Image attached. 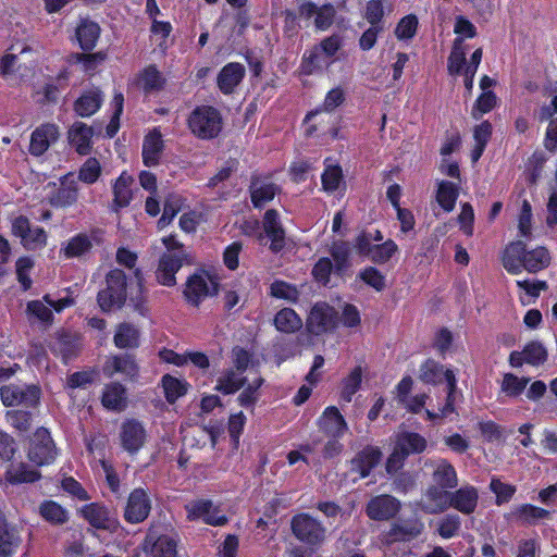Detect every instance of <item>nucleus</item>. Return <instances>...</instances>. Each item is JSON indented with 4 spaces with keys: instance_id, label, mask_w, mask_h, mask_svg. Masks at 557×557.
I'll use <instances>...</instances> for the list:
<instances>
[{
    "instance_id": "4d7b16f0",
    "label": "nucleus",
    "mask_w": 557,
    "mask_h": 557,
    "mask_svg": "<svg viewBox=\"0 0 557 557\" xmlns=\"http://www.w3.org/2000/svg\"><path fill=\"white\" fill-rule=\"evenodd\" d=\"M528 377H519L512 373H506L503 377L500 389L509 397H518L529 384Z\"/></svg>"
},
{
    "instance_id": "393cba45",
    "label": "nucleus",
    "mask_w": 557,
    "mask_h": 557,
    "mask_svg": "<svg viewBox=\"0 0 557 557\" xmlns=\"http://www.w3.org/2000/svg\"><path fill=\"white\" fill-rule=\"evenodd\" d=\"M94 129L83 122H75L67 132L70 145L79 154H88L92 147Z\"/></svg>"
},
{
    "instance_id": "72a5a7b5",
    "label": "nucleus",
    "mask_w": 557,
    "mask_h": 557,
    "mask_svg": "<svg viewBox=\"0 0 557 557\" xmlns=\"http://www.w3.org/2000/svg\"><path fill=\"white\" fill-rule=\"evenodd\" d=\"M134 183L133 177L126 173L122 172L117 177L113 185V207L114 210H119L120 208L127 207L133 199L132 185Z\"/></svg>"
},
{
    "instance_id": "20e7f679",
    "label": "nucleus",
    "mask_w": 557,
    "mask_h": 557,
    "mask_svg": "<svg viewBox=\"0 0 557 557\" xmlns=\"http://www.w3.org/2000/svg\"><path fill=\"white\" fill-rule=\"evenodd\" d=\"M189 128L196 136L209 139L219 135L222 129V117L212 107H199L188 120Z\"/></svg>"
},
{
    "instance_id": "4be33fe9",
    "label": "nucleus",
    "mask_w": 557,
    "mask_h": 557,
    "mask_svg": "<svg viewBox=\"0 0 557 557\" xmlns=\"http://www.w3.org/2000/svg\"><path fill=\"white\" fill-rule=\"evenodd\" d=\"M59 127L54 124H44L37 127L30 136L29 152L33 156L44 154L51 144L59 138Z\"/></svg>"
},
{
    "instance_id": "9b49d317",
    "label": "nucleus",
    "mask_w": 557,
    "mask_h": 557,
    "mask_svg": "<svg viewBox=\"0 0 557 557\" xmlns=\"http://www.w3.org/2000/svg\"><path fill=\"white\" fill-rule=\"evenodd\" d=\"M337 323L336 310L326 302H318L310 310L306 327L309 333L321 335L334 330Z\"/></svg>"
},
{
    "instance_id": "aec40b11",
    "label": "nucleus",
    "mask_w": 557,
    "mask_h": 557,
    "mask_svg": "<svg viewBox=\"0 0 557 557\" xmlns=\"http://www.w3.org/2000/svg\"><path fill=\"white\" fill-rule=\"evenodd\" d=\"M447 392L444 404L438 405L437 410H425L426 419L430 421L450 419L456 412V389L457 381L455 373L449 371L446 373Z\"/></svg>"
},
{
    "instance_id": "3c124183",
    "label": "nucleus",
    "mask_w": 557,
    "mask_h": 557,
    "mask_svg": "<svg viewBox=\"0 0 557 557\" xmlns=\"http://www.w3.org/2000/svg\"><path fill=\"white\" fill-rule=\"evenodd\" d=\"M40 516L52 524H63L69 520V512L54 500H45L39 506Z\"/></svg>"
},
{
    "instance_id": "c756f323",
    "label": "nucleus",
    "mask_w": 557,
    "mask_h": 557,
    "mask_svg": "<svg viewBox=\"0 0 557 557\" xmlns=\"http://www.w3.org/2000/svg\"><path fill=\"white\" fill-rule=\"evenodd\" d=\"M381 457L382 454L379 448L368 446L351 460V471L358 473L360 478H366L380 462Z\"/></svg>"
},
{
    "instance_id": "49530a36",
    "label": "nucleus",
    "mask_w": 557,
    "mask_h": 557,
    "mask_svg": "<svg viewBox=\"0 0 557 557\" xmlns=\"http://www.w3.org/2000/svg\"><path fill=\"white\" fill-rule=\"evenodd\" d=\"M491 136L492 124L487 121H483L473 128L474 147L471 150V160L473 163L478 162L481 158Z\"/></svg>"
},
{
    "instance_id": "8fccbe9b",
    "label": "nucleus",
    "mask_w": 557,
    "mask_h": 557,
    "mask_svg": "<svg viewBox=\"0 0 557 557\" xmlns=\"http://www.w3.org/2000/svg\"><path fill=\"white\" fill-rule=\"evenodd\" d=\"M517 286L519 287L520 301L522 305L528 306L535 301V299L540 296L541 292L546 290L548 285L545 281L533 280V281H517Z\"/></svg>"
},
{
    "instance_id": "ddd939ff",
    "label": "nucleus",
    "mask_w": 557,
    "mask_h": 557,
    "mask_svg": "<svg viewBox=\"0 0 557 557\" xmlns=\"http://www.w3.org/2000/svg\"><path fill=\"white\" fill-rule=\"evenodd\" d=\"M185 509L190 521L201 520L210 525H224L227 522L226 516L209 499L189 502Z\"/></svg>"
},
{
    "instance_id": "f3484780",
    "label": "nucleus",
    "mask_w": 557,
    "mask_h": 557,
    "mask_svg": "<svg viewBox=\"0 0 557 557\" xmlns=\"http://www.w3.org/2000/svg\"><path fill=\"white\" fill-rule=\"evenodd\" d=\"M151 500L144 488L134 490L128 498L124 510V518L131 523L144 521L150 512Z\"/></svg>"
},
{
    "instance_id": "2eb2a0df",
    "label": "nucleus",
    "mask_w": 557,
    "mask_h": 557,
    "mask_svg": "<svg viewBox=\"0 0 557 557\" xmlns=\"http://www.w3.org/2000/svg\"><path fill=\"white\" fill-rule=\"evenodd\" d=\"M57 453L50 433L46 429H38L28 451V458L37 466L49 465L55 459Z\"/></svg>"
},
{
    "instance_id": "7ed1b4c3",
    "label": "nucleus",
    "mask_w": 557,
    "mask_h": 557,
    "mask_svg": "<svg viewBox=\"0 0 557 557\" xmlns=\"http://www.w3.org/2000/svg\"><path fill=\"white\" fill-rule=\"evenodd\" d=\"M107 287L98 293V304L102 311L121 308L127 298L125 273L120 269L111 270L106 276Z\"/></svg>"
},
{
    "instance_id": "6ab92c4d",
    "label": "nucleus",
    "mask_w": 557,
    "mask_h": 557,
    "mask_svg": "<svg viewBox=\"0 0 557 557\" xmlns=\"http://www.w3.org/2000/svg\"><path fill=\"white\" fill-rule=\"evenodd\" d=\"M335 10L330 4L317 7L312 2H304L299 7V17L304 21L314 18V26L320 30L327 29L334 20Z\"/></svg>"
},
{
    "instance_id": "c85d7f7f",
    "label": "nucleus",
    "mask_w": 557,
    "mask_h": 557,
    "mask_svg": "<svg viewBox=\"0 0 557 557\" xmlns=\"http://www.w3.org/2000/svg\"><path fill=\"white\" fill-rule=\"evenodd\" d=\"M451 493L441 486H431L422 498V509L429 513H438L450 507Z\"/></svg>"
},
{
    "instance_id": "e2e57ef3",
    "label": "nucleus",
    "mask_w": 557,
    "mask_h": 557,
    "mask_svg": "<svg viewBox=\"0 0 557 557\" xmlns=\"http://www.w3.org/2000/svg\"><path fill=\"white\" fill-rule=\"evenodd\" d=\"M533 228L532 207L528 200L522 201L520 212L518 214V232L523 238H531Z\"/></svg>"
},
{
    "instance_id": "0eeeda50",
    "label": "nucleus",
    "mask_w": 557,
    "mask_h": 557,
    "mask_svg": "<svg viewBox=\"0 0 557 557\" xmlns=\"http://www.w3.org/2000/svg\"><path fill=\"white\" fill-rule=\"evenodd\" d=\"M292 530L299 541L312 546L321 545L326 536V530L321 522L308 513L295 516L292 520Z\"/></svg>"
},
{
    "instance_id": "13d9d810",
    "label": "nucleus",
    "mask_w": 557,
    "mask_h": 557,
    "mask_svg": "<svg viewBox=\"0 0 557 557\" xmlns=\"http://www.w3.org/2000/svg\"><path fill=\"white\" fill-rule=\"evenodd\" d=\"M91 248V242L87 235L78 234L72 237L62 248L67 258H75L84 255Z\"/></svg>"
},
{
    "instance_id": "f704fd0d",
    "label": "nucleus",
    "mask_w": 557,
    "mask_h": 557,
    "mask_svg": "<svg viewBox=\"0 0 557 557\" xmlns=\"http://www.w3.org/2000/svg\"><path fill=\"white\" fill-rule=\"evenodd\" d=\"M177 541L170 535H162L154 540L149 535L145 548L150 550L152 557H176Z\"/></svg>"
},
{
    "instance_id": "79ce46f5",
    "label": "nucleus",
    "mask_w": 557,
    "mask_h": 557,
    "mask_svg": "<svg viewBox=\"0 0 557 557\" xmlns=\"http://www.w3.org/2000/svg\"><path fill=\"white\" fill-rule=\"evenodd\" d=\"M163 77L156 66H147L132 82L133 85L143 89L145 92H151L162 87Z\"/></svg>"
},
{
    "instance_id": "f257e3e1",
    "label": "nucleus",
    "mask_w": 557,
    "mask_h": 557,
    "mask_svg": "<svg viewBox=\"0 0 557 557\" xmlns=\"http://www.w3.org/2000/svg\"><path fill=\"white\" fill-rule=\"evenodd\" d=\"M550 259V253L545 247L539 246L527 250L521 240L508 244L502 257L504 268L513 275L522 273L523 270L537 273L549 265Z\"/></svg>"
},
{
    "instance_id": "09e8293b",
    "label": "nucleus",
    "mask_w": 557,
    "mask_h": 557,
    "mask_svg": "<svg viewBox=\"0 0 557 557\" xmlns=\"http://www.w3.org/2000/svg\"><path fill=\"white\" fill-rule=\"evenodd\" d=\"M451 371L450 369H444L442 364L434 360H426L420 368L419 379L426 383L436 385L446 381V373Z\"/></svg>"
},
{
    "instance_id": "6e6552de",
    "label": "nucleus",
    "mask_w": 557,
    "mask_h": 557,
    "mask_svg": "<svg viewBox=\"0 0 557 557\" xmlns=\"http://www.w3.org/2000/svg\"><path fill=\"white\" fill-rule=\"evenodd\" d=\"M549 95L552 97L550 102L541 106L535 113V117L540 122H548L544 147L554 152L557 150V83L550 85Z\"/></svg>"
},
{
    "instance_id": "a18cd8bd",
    "label": "nucleus",
    "mask_w": 557,
    "mask_h": 557,
    "mask_svg": "<svg viewBox=\"0 0 557 557\" xmlns=\"http://www.w3.org/2000/svg\"><path fill=\"white\" fill-rule=\"evenodd\" d=\"M458 196L459 186L457 184L447 181L438 183L436 200L446 212L454 210Z\"/></svg>"
},
{
    "instance_id": "a878e982",
    "label": "nucleus",
    "mask_w": 557,
    "mask_h": 557,
    "mask_svg": "<svg viewBox=\"0 0 557 557\" xmlns=\"http://www.w3.org/2000/svg\"><path fill=\"white\" fill-rule=\"evenodd\" d=\"M138 370L139 368L135 358L129 355L109 357L103 364V372L108 376L121 373L133 380L137 377Z\"/></svg>"
},
{
    "instance_id": "37998d69",
    "label": "nucleus",
    "mask_w": 557,
    "mask_h": 557,
    "mask_svg": "<svg viewBox=\"0 0 557 557\" xmlns=\"http://www.w3.org/2000/svg\"><path fill=\"white\" fill-rule=\"evenodd\" d=\"M100 27L95 22L83 20L76 28V38L83 50H91L99 38Z\"/></svg>"
},
{
    "instance_id": "603ef678",
    "label": "nucleus",
    "mask_w": 557,
    "mask_h": 557,
    "mask_svg": "<svg viewBox=\"0 0 557 557\" xmlns=\"http://www.w3.org/2000/svg\"><path fill=\"white\" fill-rule=\"evenodd\" d=\"M161 384L165 398L170 404L175 403L180 397L184 396L188 389V384L184 380H180L170 374L163 375Z\"/></svg>"
},
{
    "instance_id": "ea45409f",
    "label": "nucleus",
    "mask_w": 557,
    "mask_h": 557,
    "mask_svg": "<svg viewBox=\"0 0 557 557\" xmlns=\"http://www.w3.org/2000/svg\"><path fill=\"white\" fill-rule=\"evenodd\" d=\"M102 95L98 89H90L84 92L75 102V111L83 117L95 114L102 103Z\"/></svg>"
},
{
    "instance_id": "680f3d73",
    "label": "nucleus",
    "mask_w": 557,
    "mask_h": 557,
    "mask_svg": "<svg viewBox=\"0 0 557 557\" xmlns=\"http://www.w3.org/2000/svg\"><path fill=\"white\" fill-rule=\"evenodd\" d=\"M482 54H483V52H482L481 48L475 49L471 54L469 63L466 65V62H465L462 70L459 73V74H463V76H465L463 83H465V87L469 94L472 91L473 78H474V75L478 71L480 63H481Z\"/></svg>"
},
{
    "instance_id": "dca6fc26",
    "label": "nucleus",
    "mask_w": 557,
    "mask_h": 557,
    "mask_svg": "<svg viewBox=\"0 0 557 557\" xmlns=\"http://www.w3.org/2000/svg\"><path fill=\"white\" fill-rule=\"evenodd\" d=\"M188 257L186 251L164 252L159 259L156 271L158 282L164 286H174L176 284L175 274L183 263L188 261Z\"/></svg>"
},
{
    "instance_id": "cd10ccee",
    "label": "nucleus",
    "mask_w": 557,
    "mask_h": 557,
    "mask_svg": "<svg viewBox=\"0 0 557 557\" xmlns=\"http://www.w3.org/2000/svg\"><path fill=\"white\" fill-rule=\"evenodd\" d=\"M423 530V523L417 519L410 520H399L394 523L385 535V541L387 543H393L396 541H408L416 536H418Z\"/></svg>"
},
{
    "instance_id": "0e129e2a",
    "label": "nucleus",
    "mask_w": 557,
    "mask_h": 557,
    "mask_svg": "<svg viewBox=\"0 0 557 557\" xmlns=\"http://www.w3.org/2000/svg\"><path fill=\"white\" fill-rule=\"evenodd\" d=\"M263 380L260 376L252 377L238 396V403L243 407H250L256 404L259 397V388Z\"/></svg>"
},
{
    "instance_id": "864d4df0",
    "label": "nucleus",
    "mask_w": 557,
    "mask_h": 557,
    "mask_svg": "<svg viewBox=\"0 0 557 557\" xmlns=\"http://www.w3.org/2000/svg\"><path fill=\"white\" fill-rule=\"evenodd\" d=\"M244 385L242 372L230 370L220 375L215 388L223 394H233Z\"/></svg>"
},
{
    "instance_id": "4468645a",
    "label": "nucleus",
    "mask_w": 557,
    "mask_h": 557,
    "mask_svg": "<svg viewBox=\"0 0 557 557\" xmlns=\"http://www.w3.org/2000/svg\"><path fill=\"white\" fill-rule=\"evenodd\" d=\"M0 396L4 406L25 405L32 407L38 403L40 392L35 385L10 384L1 387Z\"/></svg>"
},
{
    "instance_id": "a19ab883",
    "label": "nucleus",
    "mask_w": 557,
    "mask_h": 557,
    "mask_svg": "<svg viewBox=\"0 0 557 557\" xmlns=\"http://www.w3.org/2000/svg\"><path fill=\"white\" fill-rule=\"evenodd\" d=\"M139 330L129 323H121L116 326L114 334V345L117 348H137L139 346Z\"/></svg>"
},
{
    "instance_id": "4c0bfd02",
    "label": "nucleus",
    "mask_w": 557,
    "mask_h": 557,
    "mask_svg": "<svg viewBox=\"0 0 557 557\" xmlns=\"http://www.w3.org/2000/svg\"><path fill=\"white\" fill-rule=\"evenodd\" d=\"M103 407L113 411H122L126 408V392L123 385L112 383L104 387L102 398Z\"/></svg>"
},
{
    "instance_id": "de8ad7c7",
    "label": "nucleus",
    "mask_w": 557,
    "mask_h": 557,
    "mask_svg": "<svg viewBox=\"0 0 557 557\" xmlns=\"http://www.w3.org/2000/svg\"><path fill=\"white\" fill-rule=\"evenodd\" d=\"M434 482L442 488H454L457 483V473L446 460H438L433 473Z\"/></svg>"
},
{
    "instance_id": "e433bc0d",
    "label": "nucleus",
    "mask_w": 557,
    "mask_h": 557,
    "mask_svg": "<svg viewBox=\"0 0 557 557\" xmlns=\"http://www.w3.org/2000/svg\"><path fill=\"white\" fill-rule=\"evenodd\" d=\"M163 149L161 134L153 129L147 134L143 145V159L147 166H153L159 162Z\"/></svg>"
},
{
    "instance_id": "5fc2aeb1",
    "label": "nucleus",
    "mask_w": 557,
    "mask_h": 557,
    "mask_svg": "<svg viewBox=\"0 0 557 557\" xmlns=\"http://www.w3.org/2000/svg\"><path fill=\"white\" fill-rule=\"evenodd\" d=\"M398 245L393 239L376 244L371 248L370 259L374 263L384 264L398 252Z\"/></svg>"
},
{
    "instance_id": "f8f14e48",
    "label": "nucleus",
    "mask_w": 557,
    "mask_h": 557,
    "mask_svg": "<svg viewBox=\"0 0 557 557\" xmlns=\"http://www.w3.org/2000/svg\"><path fill=\"white\" fill-rule=\"evenodd\" d=\"M12 232L20 237L21 244L27 250H40L47 245V232L42 227L30 225L26 218H16L12 223Z\"/></svg>"
},
{
    "instance_id": "7c9ffc66",
    "label": "nucleus",
    "mask_w": 557,
    "mask_h": 557,
    "mask_svg": "<svg viewBox=\"0 0 557 557\" xmlns=\"http://www.w3.org/2000/svg\"><path fill=\"white\" fill-rule=\"evenodd\" d=\"M478 500V490L473 486L467 485L451 493L450 507L461 513L470 515L475 510Z\"/></svg>"
},
{
    "instance_id": "c03bdc74",
    "label": "nucleus",
    "mask_w": 557,
    "mask_h": 557,
    "mask_svg": "<svg viewBox=\"0 0 557 557\" xmlns=\"http://www.w3.org/2000/svg\"><path fill=\"white\" fill-rule=\"evenodd\" d=\"M39 478L40 473L37 470L23 462L11 465L5 471V481L11 484L32 483Z\"/></svg>"
},
{
    "instance_id": "423d86ee",
    "label": "nucleus",
    "mask_w": 557,
    "mask_h": 557,
    "mask_svg": "<svg viewBox=\"0 0 557 557\" xmlns=\"http://www.w3.org/2000/svg\"><path fill=\"white\" fill-rule=\"evenodd\" d=\"M341 47L338 37L332 36L324 39L319 47L304 54L301 69L305 74H312L331 63V58Z\"/></svg>"
},
{
    "instance_id": "1a4fd4ad",
    "label": "nucleus",
    "mask_w": 557,
    "mask_h": 557,
    "mask_svg": "<svg viewBox=\"0 0 557 557\" xmlns=\"http://www.w3.org/2000/svg\"><path fill=\"white\" fill-rule=\"evenodd\" d=\"M78 515L97 530L115 532L120 525L114 512L99 503H90L78 509Z\"/></svg>"
},
{
    "instance_id": "58836bf2",
    "label": "nucleus",
    "mask_w": 557,
    "mask_h": 557,
    "mask_svg": "<svg viewBox=\"0 0 557 557\" xmlns=\"http://www.w3.org/2000/svg\"><path fill=\"white\" fill-rule=\"evenodd\" d=\"M275 329L285 334H293L302 327V319L290 308L281 309L273 320Z\"/></svg>"
},
{
    "instance_id": "9d476101",
    "label": "nucleus",
    "mask_w": 557,
    "mask_h": 557,
    "mask_svg": "<svg viewBox=\"0 0 557 557\" xmlns=\"http://www.w3.org/2000/svg\"><path fill=\"white\" fill-rule=\"evenodd\" d=\"M74 304L72 298L65 297L54 301L46 295L40 300H32L27 304L26 314L29 321L50 324L52 322V309L57 312L62 311Z\"/></svg>"
},
{
    "instance_id": "a211bd4d",
    "label": "nucleus",
    "mask_w": 557,
    "mask_h": 557,
    "mask_svg": "<svg viewBox=\"0 0 557 557\" xmlns=\"http://www.w3.org/2000/svg\"><path fill=\"white\" fill-rule=\"evenodd\" d=\"M547 357L545 346L541 342L533 341L528 343L521 351H512L509 355V364L513 368H520L524 363L540 366L547 360Z\"/></svg>"
},
{
    "instance_id": "2f4dec72",
    "label": "nucleus",
    "mask_w": 557,
    "mask_h": 557,
    "mask_svg": "<svg viewBox=\"0 0 557 557\" xmlns=\"http://www.w3.org/2000/svg\"><path fill=\"white\" fill-rule=\"evenodd\" d=\"M245 75V67L239 63H228L218 76V85L222 92L231 94L242 82Z\"/></svg>"
},
{
    "instance_id": "412c9836",
    "label": "nucleus",
    "mask_w": 557,
    "mask_h": 557,
    "mask_svg": "<svg viewBox=\"0 0 557 557\" xmlns=\"http://www.w3.org/2000/svg\"><path fill=\"white\" fill-rule=\"evenodd\" d=\"M400 509V503L391 495L373 497L367 506V515L372 520H388Z\"/></svg>"
},
{
    "instance_id": "69168bd1",
    "label": "nucleus",
    "mask_w": 557,
    "mask_h": 557,
    "mask_svg": "<svg viewBox=\"0 0 557 557\" xmlns=\"http://www.w3.org/2000/svg\"><path fill=\"white\" fill-rule=\"evenodd\" d=\"M362 381V370L360 367H356L351 370V372L345 377L342 386V397L346 401H350L352 396L359 389Z\"/></svg>"
},
{
    "instance_id": "473e14b6",
    "label": "nucleus",
    "mask_w": 557,
    "mask_h": 557,
    "mask_svg": "<svg viewBox=\"0 0 557 557\" xmlns=\"http://www.w3.org/2000/svg\"><path fill=\"white\" fill-rule=\"evenodd\" d=\"M395 447L406 456L420 454L426 448V440L416 432H400L396 435Z\"/></svg>"
},
{
    "instance_id": "5701e85b",
    "label": "nucleus",
    "mask_w": 557,
    "mask_h": 557,
    "mask_svg": "<svg viewBox=\"0 0 557 557\" xmlns=\"http://www.w3.org/2000/svg\"><path fill=\"white\" fill-rule=\"evenodd\" d=\"M321 431L330 437H342L348 430V425L339 410L330 406L326 407L319 418Z\"/></svg>"
},
{
    "instance_id": "39448f33",
    "label": "nucleus",
    "mask_w": 557,
    "mask_h": 557,
    "mask_svg": "<svg viewBox=\"0 0 557 557\" xmlns=\"http://www.w3.org/2000/svg\"><path fill=\"white\" fill-rule=\"evenodd\" d=\"M218 294L216 277L206 271H197L185 284L184 296L193 306H199L207 297Z\"/></svg>"
},
{
    "instance_id": "bf43d9fd",
    "label": "nucleus",
    "mask_w": 557,
    "mask_h": 557,
    "mask_svg": "<svg viewBox=\"0 0 557 557\" xmlns=\"http://www.w3.org/2000/svg\"><path fill=\"white\" fill-rule=\"evenodd\" d=\"M77 200V189L74 186L65 185L62 182L61 187L49 198V201L54 207H69Z\"/></svg>"
},
{
    "instance_id": "f03ea898",
    "label": "nucleus",
    "mask_w": 557,
    "mask_h": 557,
    "mask_svg": "<svg viewBox=\"0 0 557 557\" xmlns=\"http://www.w3.org/2000/svg\"><path fill=\"white\" fill-rule=\"evenodd\" d=\"M454 33L457 37L448 58L447 69L450 75H458L466 61L467 46L465 39L473 38L476 35V28L468 18L459 15L455 20Z\"/></svg>"
},
{
    "instance_id": "c9c22d12",
    "label": "nucleus",
    "mask_w": 557,
    "mask_h": 557,
    "mask_svg": "<svg viewBox=\"0 0 557 557\" xmlns=\"http://www.w3.org/2000/svg\"><path fill=\"white\" fill-rule=\"evenodd\" d=\"M278 188L267 178H256L250 186L251 201L257 208L263 207L276 195Z\"/></svg>"
},
{
    "instance_id": "052dcab7",
    "label": "nucleus",
    "mask_w": 557,
    "mask_h": 557,
    "mask_svg": "<svg viewBox=\"0 0 557 557\" xmlns=\"http://www.w3.org/2000/svg\"><path fill=\"white\" fill-rule=\"evenodd\" d=\"M419 21L417 15L408 14L397 23L394 34L399 40H409L414 37Z\"/></svg>"
},
{
    "instance_id": "338daca9",
    "label": "nucleus",
    "mask_w": 557,
    "mask_h": 557,
    "mask_svg": "<svg viewBox=\"0 0 557 557\" xmlns=\"http://www.w3.org/2000/svg\"><path fill=\"white\" fill-rule=\"evenodd\" d=\"M101 174L100 162L96 158H88L79 169L78 178L83 183L94 184Z\"/></svg>"
},
{
    "instance_id": "b1692460",
    "label": "nucleus",
    "mask_w": 557,
    "mask_h": 557,
    "mask_svg": "<svg viewBox=\"0 0 557 557\" xmlns=\"http://www.w3.org/2000/svg\"><path fill=\"white\" fill-rule=\"evenodd\" d=\"M263 233L270 240L273 252L281 251L285 246V232L275 210H268L263 218Z\"/></svg>"
},
{
    "instance_id": "bb28decb",
    "label": "nucleus",
    "mask_w": 557,
    "mask_h": 557,
    "mask_svg": "<svg viewBox=\"0 0 557 557\" xmlns=\"http://www.w3.org/2000/svg\"><path fill=\"white\" fill-rule=\"evenodd\" d=\"M146 440L143 425L136 420H127L122 424L121 441L123 447L129 453L138 451Z\"/></svg>"
},
{
    "instance_id": "6e6d98bb",
    "label": "nucleus",
    "mask_w": 557,
    "mask_h": 557,
    "mask_svg": "<svg viewBox=\"0 0 557 557\" xmlns=\"http://www.w3.org/2000/svg\"><path fill=\"white\" fill-rule=\"evenodd\" d=\"M513 515L517 519L524 523L534 524L540 520H543L549 516V512L543 508L525 504L518 506Z\"/></svg>"
},
{
    "instance_id": "774afa93",
    "label": "nucleus",
    "mask_w": 557,
    "mask_h": 557,
    "mask_svg": "<svg viewBox=\"0 0 557 557\" xmlns=\"http://www.w3.org/2000/svg\"><path fill=\"white\" fill-rule=\"evenodd\" d=\"M358 277L377 292L385 288V276L374 267L364 268L358 273Z\"/></svg>"
}]
</instances>
